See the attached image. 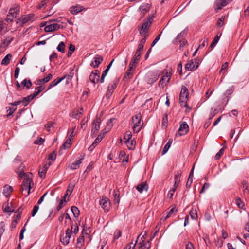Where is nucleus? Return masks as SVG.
<instances>
[{
	"label": "nucleus",
	"mask_w": 249,
	"mask_h": 249,
	"mask_svg": "<svg viewBox=\"0 0 249 249\" xmlns=\"http://www.w3.org/2000/svg\"><path fill=\"white\" fill-rule=\"evenodd\" d=\"M71 139L69 138L67 139L66 142L63 143V144L62 145V149H65L67 148L70 147L71 145Z\"/></svg>",
	"instance_id": "37998d69"
},
{
	"label": "nucleus",
	"mask_w": 249,
	"mask_h": 249,
	"mask_svg": "<svg viewBox=\"0 0 249 249\" xmlns=\"http://www.w3.org/2000/svg\"><path fill=\"white\" fill-rule=\"evenodd\" d=\"M172 142V139H170L169 140L168 142L166 144V145L164 146L162 152V155L165 154L167 151L168 150L169 148H170L171 144Z\"/></svg>",
	"instance_id": "473e14b6"
},
{
	"label": "nucleus",
	"mask_w": 249,
	"mask_h": 249,
	"mask_svg": "<svg viewBox=\"0 0 249 249\" xmlns=\"http://www.w3.org/2000/svg\"><path fill=\"white\" fill-rule=\"evenodd\" d=\"M71 116L72 118L78 119H79L80 118V114L78 113L77 110L74 111L71 114Z\"/></svg>",
	"instance_id": "864d4df0"
},
{
	"label": "nucleus",
	"mask_w": 249,
	"mask_h": 249,
	"mask_svg": "<svg viewBox=\"0 0 249 249\" xmlns=\"http://www.w3.org/2000/svg\"><path fill=\"white\" fill-rule=\"evenodd\" d=\"M100 123L101 120L100 118H97L93 120L92 122V128L91 130L92 135H95L97 134V131L100 129Z\"/></svg>",
	"instance_id": "ddd939ff"
},
{
	"label": "nucleus",
	"mask_w": 249,
	"mask_h": 249,
	"mask_svg": "<svg viewBox=\"0 0 249 249\" xmlns=\"http://www.w3.org/2000/svg\"><path fill=\"white\" fill-rule=\"evenodd\" d=\"M51 164V163L50 162H49L48 164H45L42 168V171L39 172V175L41 178H43L45 177L46 171Z\"/></svg>",
	"instance_id": "bb28decb"
},
{
	"label": "nucleus",
	"mask_w": 249,
	"mask_h": 249,
	"mask_svg": "<svg viewBox=\"0 0 249 249\" xmlns=\"http://www.w3.org/2000/svg\"><path fill=\"white\" fill-rule=\"evenodd\" d=\"M84 241V237L83 236L79 237L77 239V246L80 248L82 246V242Z\"/></svg>",
	"instance_id": "4d7b16f0"
},
{
	"label": "nucleus",
	"mask_w": 249,
	"mask_h": 249,
	"mask_svg": "<svg viewBox=\"0 0 249 249\" xmlns=\"http://www.w3.org/2000/svg\"><path fill=\"white\" fill-rule=\"evenodd\" d=\"M83 160V158L80 159L78 160L75 161L74 162L71 164L70 166V168L72 170L76 169L79 168V165L82 163V161Z\"/></svg>",
	"instance_id": "393cba45"
},
{
	"label": "nucleus",
	"mask_w": 249,
	"mask_h": 249,
	"mask_svg": "<svg viewBox=\"0 0 249 249\" xmlns=\"http://www.w3.org/2000/svg\"><path fill=\"white\" fill-rule=\"evenodd\" d=\"M21 85L23 86L24 87H26L27 89L30 88V87L32 85V83L30 80L25 79L21 82Z\"/></svg>",
	"instance_id": "c756f323"
},
{
	"label": "nucleus",
	"mask_w": 249,
	"mask_h": 249,
	"mask_svg": "<svg viewBox=\"0 0 249 249\" xmlns=\"http://www.w3.org/2000/svg\"><path fill=\"white\" fill-rule=\"evenodd\" d=\"M66 77L65 76H64L63 77H61L58 79H54L53 80L49 85L48 87V89H50L52 87H54L55 86H56L57 84H58L60 82H61L62 80H63Z\"/></svg>",
	"instance_id": "a878e982"
},
{
	"label": "nucleus",
	"mask_w": 249,
	"mask_h": 249,
	"mask_svg": "<svg viewBox=\"0 0 249 249\" xmlns=\"http://www.w3.org/2000/svg\"><path fill=\"white\" fill-rule=\"evenodd\" d=\"M162 34V32H160V33L155 38V39L153 40V41L152 42V44H151V46L153 47L154 46L155 44L158 41V40L160 39V36H161V35Z\"/></svg>",
	"instance_id": "69168bd1"
},
{
	"label": "nucleus",
	"mask_w": 249,
	"mask_h": 249,
	"mask_svg": "<svg viewBox=\"0 0 249 249\" xmlns=\"http://www.w3.org/2000/svg\"><path fill=\"white\" fill-rule=\"evenodd\" d=\"M108 71V70H107L106 69L105 70H104L103 71V72L102 73V76H101V79H100V82L101 83H103L104 82L105 77H106V76L107 74Z\"/></svg>",
	"instance_id": "5fc2aeb1"
},
{
	"label": "nucleus",
	"mask_w": 249,
	"mask_h": 249,
	"mask_svg": "<svg viewBox=\"0 0 249 249\" xmlns=\"http://www.w3.org/2000/svg\"><path fill=\"white\" fill-rule=\"evenodd\" d=\"M39 209V206L36 205L34 207L33 210L32 212V216L33 217L34 216L36 213L37 212L38 210Z\"/></svg>",
	"instance_id": "338daca9"
},
{
	"label": "nucleus",
	"mask_w": 249,
	"mask_h": 249,
	"mask_svg": "<svg viewBox=\"0 0 249 249\" xmlns=\"http://www.w3.org/2000/svg\"><path fill=\"white\" fill-rule=\"evenodd\" d=\"M124 142H128L131 139L132 134L130 131H126L124 136Z\"/></svg>",
	"instance_id": "79ce46f5"
},
{
	"label": "nucleus",
	"mask_w": 249,
	"mask_h": 249,
	"mask_svg": "<svg viewBox=\"0 0 249 249\" xmlns=\"http://www.w3.org/2000/svg\"><path fill=\"white\" fill-rule=\"evenodd\" d=\"M19 176L21 177L24 176V179L21 185L22 193L25 196H27L30 194L31 188V184L32 182V174L25 175L24 173L21 172Z\"/></svg>",
	"instance_id": "f257e3e1"
},
{
	"label": "nucleus",
	"mask_w": 249,
	"mask_h": 249,
	"mask_svg": "<svg viewBox=\"0 0 249 249\" xmlns=\"http://www.w3.org/2000/svg\"><path fill=\"white\" fill-rule=\"evenodd\" d=\"M189 131V126L186 122H182L178 130V133L176 134L179 136L185 135Z\"/></svg>",
	"instance_id": "6e6552de"
},
{
	"label": "nucleus",
	"mask_w": 249,
	"mask_h": 249,
	"mask_svg": "<svg viewBox=\"0 0 249 249\" xmlns=\"http://www.w3.org/2000/svg\"><path fill=\"white\" fill-rule=\"evenodd\" d=\"M13 190L12 186L6 185L4 187L3 193L5 196H8L13 191Z\"/></svg>",
	"instance_id": "4be33fe9"
},
{
	"label": "nucleus",
	"mask_w": 249,
	"mask_h": 249,
	"mask_svg": "<svg viewBox=\"0 0 249 249\" xmlns=\"http://www.w3.org/2000/svg\"><path fill=\"white\" fill-rule=\"evenodd\" d=\"M118 84V80L113 81L112 83L110 84L108 86V90L113 92Z\"/></svg>",
	"instance_id": "2f4dec72"
},
{
	"label": "nucleus",
	"mask_w": 249,
	"mask_h": 249,
	"mask_svg": "<svg viewBox=\"0 0 249 249\" xmlns=\"http://www.w3.org/2000/svg\"><path fill=\"white\" fill-rule=\"evenodd\" d=\"M121 235V232L119 230H116L114 234V239L116 240L119 238Z\"/></svg>",
	"instance_id": "e2e57ef3"
},
{
	"label": "nucleus",
	"mask_w": 249,
	"mask_h": 249,
	"mask_svg": "<svg viewBox=\"0 0 249 249\" xmlns=\"http://www.w3.org/2000/svg\"><path fill=\"white\" fill-rule=\"evenodd\" d=\"M94 61L90 64L91 66L93 68H97L103 60L102 56L99 55H96L94 58Z\"/></svg>",
	"instance_id": "dca6fc26"
},
{
	"label": "nucleus",
	"mask_w": 249,
	"mask_h": 249,
	"mask_svg": "<svg viewBox=\"0 0 249 249\" xmlns=\"http://www.w3.org/2000/svg\"><path fill=\"white\" fill-rule=\"evenodd\" d=\"M65 44L63 42H61L57 47V50L59 52L63 53L65 50Z\"/></svg>",
	"instance_id": "49530a36"
},
{
	"label": "nucleus",
	"mask_w": 249,
	"mask_h": 249,
	"mask_svg": "<svg viewBox=\"0 0 249 249\" xmlns=\"http://www.w3.org/2000/svg\"><path fill=\"white\" fill-rule=\"evenodd\" d=\"M171 76V74L170 72L166 71L164 75L162 77L159 83V86L160 87H164V84L167 83L169 81Z\"/></svg>",
	"instance_id": "f8f14e48"
},
{
	"label": "nucleus",
	"mask_w": 249,
	"mask_h": 249,
	"mask_svg": "<svg viewBox=\"0 0 249 249\" xmlns=\"http://www.w3.org/2000/svg\"><path fill=\"white\" fill-rule=\"evenodd\" d=\"M150 9V6L148 4H146L144 5H143L141 6L139 10L141 12V13L142 14V16H143L146 13L149 11V10Z\"/></svg>",
	"instance_id": "5701e85b"
},
{
	"label": "nucleus",
	"mask_w": 249,
	"mask_h": 249,
	"mask_svg": "<svg viewBox=\"0 0 249 249\" xmlns=\"http://www.w3.org/2000/svg\"><path fill=\"white\" fill-rule=\"evenodd\" d=\"M209 186H210L209 183H206V182L205 183L200 192V193L201 194V193H204L206 189H207L209 188Z\"/></svg>",
	"instance_id": "052dcab7"
},
{
	"label": "nucleus",
	"mask_w": 249,
	"mask_h": 249,
	"mask_svg": "<svg viewBox=\"0 0 249 249\" xmlns=\"http://www.w3.org/2000/svg\"><path fill=\"white\" fill-rule=\"evenodd\" d=\"M100 72L98 70H95L89 75L90 81L94 84L97 83L99 80Z\"/></svg>",
	"instance_id": "9b49d317"
},
{
	"label": "nucleus",
	"mask_w": 249,
	"mask_h": 249,
	"mask_svg": "<svg viewBox=\"0 0 249 249\" xmlns=\"http://www.w3.org/2000/svg\"><path fill=\"white\" fill-rule=\"evenodd\" d=\"M133 70H134L133 66H132V63H130L129 65V68L127 70V71L126 72V73L124 76V78H126V79L131 78L133 75V73L132 72V71Z\"/></svg>",
	"instance_id": "412c9836"
},
{
	"label": "nucleus",
	"mask_w": 249,
	"mask_h": 249,
	"mask_svg": "<svg viewBox=\"0 0 249 249\" xmlns=\"http://www.w3.org/2000/svg\"><path fill=\"white\" fill-rule=\"evenodd\" d=\"M242 188L243 189V193L245 194H248L249 193V190L248 189V185L246 181H243L242 183Z\"/></svg>",
	"instance_id": "c9c22d12"
},
{
	"label": "nucleus",
	"mask_w": 249,
	"mask_h": 249,
	"mask_svg": "<svg viewBox=\"0 0 249 249\" xmlns=\"http://www.w3.org/2000/svg\"><path fill=\"white\" fill-rule=\"evenodd\" d=\"M71 211L73 213V216L75 217H78L80 214L79 210H78V208L76 206H72L71 207Z\"/></svg>",
	"instance_id": "f704fd0d"
},
{
	"label": "nucleus",
	"mask_w": 249,
	"mask_h": 249,
	"mask_svg": "<svg viewBox=\"0 0 249 249\" xmlns=\"http://www.w3.org/2000/svg\"><path fill=\"white\" fill-rule=\"evenodd\" d=\"M126 144L127 147L129 149H133L135 147V142L133 140L128 141V142H124Z\"/></svg>",
	"instance_id": "4c0bfd02"
},
{
	"label": "nucleus",
	"mask_w": 249,
	"mask_h": 249,
	"mask_svg": "<svg viewBox=\"0 0 249 249\" xmlns=\"http://www.w3.org/2000/svg\"><path fill=\"white\" fill-rule=\"evenodd\" d=\"M137 190L141 193H142L144 191L147 192L148 189V186L146 182H142L136 187Z\"/></svg>",
	"instance_id": "a211bd4d"
},
{
	"label": "nucleus",
	"mask_w": 249,
	"mask_h": 249,
	"mask_svg": "<svg viewBox=\"0 0 249 249\" xmlns=\"http://www.w3.org/2000/svg\"><path fill=\"white\" fill-rule=\"evenodd\" d=\"M143 38L141 40L140 43L138 45V46L141 48H143L144 47V44L146 42V37L148 36V34L146 33H143L142 35Z\"/></svg>",
	"instance_id": "7c9ffc66"
},
{
	"label": "nucleus",
	"mask_w": 249,
	"mask_h": 249,
	"mask_svg": "<svg viewBox=\"0 0 249 249\" xmlns=\"http://www.w3.org/2000/svg\"><path fill=\"white\" fill-rule=\"evenodd\" d=\"M143 48H141L139 46H138V48L136 51V53H135V55H136V56H141V53L143 51Z\"/></svg>",
	"instance_id": "bf43d9fd"
},
{
	"label": "nucleus",
	"mask_w": 249,
	"mask_h": 249,
	"mask_svg": "<svg viewBox=\"0 0 249 249\" xmlns=\"http://www.w3.org/2000/svg\"><path fill=\"white\" fill-rule=\"evenodd\" d=\"M70 238L71 236L63 234L61 237V242L63 245H66L69 244Z\"/></svg>",
	"instance_id": "c85d7f7f"
},
{
	"label": "nucleus",
	"mask_w": 249,
	"mask_h": 249,
	"mask_svg": "<svg viewBox=\"0 0 249 249\" xmlns=\"http://www.w3.org/2000/svg\"><path fill=\"white\" fill-rule=\"evenodd\" d=\"M113 201L115 205H117L118 206L119 203L120 202V197H119V191L114 190L113 192Z\"/></svg>",
	"instance_id": "b1692460"
},
{
	"label": "nucleus",
	"mask_w": 249,
	"mask_h": 249,
	"mask_svg": "<svg viewBox=\"0 0 249 249\" xmlns=\"http://www.w3.org/2000/svg\"><path fill=\"white\" fill-rule=\"evenodd\" d=\"M230 1V0H216L214 5L216 12L221 10L222 7L226 6Z\"/></svg>",
	"instance_id": "9d476101"
},
{
	"label": "nucleus",
	"mask_w": 249,
	"mask_h": 249,
	"mask_svg": "<svg viewBox=\"0 0 249 249\" xmlns=\"http://www.w3.org/2000/svg\"><path fill=\"white\" fill-rule=\"evenodd\" d=\"M139 244V249H149L151 247V243L150 241H146L143 242H140Z\"/></svg>",
	"instance_id": "aec40b11"
},
{
	"label": "nucleus",
	"mask_w": 249,
	"mask_h": 249,
	"mask_svg": "<svg viewBox=\"0 0 249 249\" xmlns=\"http://www.w3.org/2000/svg\"><path fill=\"white\" fill-rule=\"evenodd\" d=\"M236 205L240 209H242L244 207V203L241 200L240 198L236 199Z\"/></svg>",
	"instance_id": "3c124183"
},
{
	"label": "nucleus",
	"mask_w": 249,
	"mask_h": 249,
	"mask_svg": "<svg viewBox=\"0 0 249 249\" xmlns=\"http://www.w3.org/2000/svg\"><path fill=\"white\" fill-rule=\"evenodd\" d=\"M18 11V9L17 8H11L9 10V15L11 16L12 18L16 17L17 12Z\"/></svg>",
	"instance_id": "58836bf2"
},
{
	"label": "nucleus",
	"mask_w": 249,
	"mask_h": 249,
	"mask_svg": "<svg viewBox=\"0 0 249 249\" xmlns=\"http://www.w3.org/2000/svg\"><path fill=\"white\" fill-rule=\"evenodd\" d=\"M137 242V240L136 241V242L134 244H133L132 242L129 243L126 247V249H134L136 246Z\"/></svg>",
	"instance_id": "0e129e2a"
},
{
	"label": "nucleus",
	"mask_w": 249,
	"mask_h": 249,
	"mask_svg": "<svg viewBox=\"0 0 249 249\" xmlns=\"http://www.w3.org/2000/svg\"><path fill=\"white\" fill-rule=\"evenodd\" d=\"M52 75L51 74H49L46 77H45L43 79H41L43 83H45L48 82V81H50V80L52 78Z\"/></svg>",
	"instance_id": "13d9d810"
},
{
	"label": "nucleus",
	"mask_w": 249,
	"mask_h": 249,
	"mask_svg": "<svg viewBox=\"0 0 249 249\" xmlns=\"http://www.w3.org/2000/svg\"><path fill=\"white\" fill-rule=\"evenodd\" d=\"M12 58V55L11 54H7L1 61V65L7 66L10 62V60Z\"/></svg>",
	"instance_id": "cd10ccee"
},
{
	"label": "nucleus",
	"mask_w": 249,
	"mask_h": 249,
	"mask_svg": "<svg viewBox=\"0 0 249 249\" xmlns=\"http://www.w3.org/2000/svg\"><path fill=\"white\" fill-rule=\"evenodd\" d=\"M60 27V25L55 23H52L46 25L44 30L46 32H52L57 30L59 29Z\"/></svg>",
	"instance_id": "4468645a"
},
{
	"label": "nucleus",
	"mask_w": 249,
	"mask_h": 249,
	"mask_svg": "<svg viewBox=\"0 0 249 249\" xmlns=\"http://www.w3.org/2000/svg\"><path fill=\"white\" fill-rule=\"evenodd\" d=\"M221 36V34H219V36H218V35H217L215 36V37L214 38V39H213L212 43L210 45V47L211 48H213L214 47H215V46L216 45L217 43L218 42Z\"/></svg>",
	"instance_id": "e433bc0d"
},
{
	"label": "nucleus",
	"mask_w": 249,
	"mask_h": 249,
	"mask_svg": "<svg viewBox=\"0 0 249 249\" xmlns=\"http://www.w3.org/2000/svg\"><path fill=\"white\" fill-rule=\"evenodd\" d=\"M107 133V131H104V130H103L100 134L98 136V137L96 138V139H97L98 141H100L101 142L102 141V140L103 139V138L104 137V136L105 135V134Z\"/></svg>",
	"instance_id": "603ef678"
},
{
	"label": "nucleus",
	"mask_w": 249,
	"mask_h": 249,
	"mask_svg": "<svg viewBox=\"0 0 249 249\" xmlns=\"http://www.w3.org/2000/svg\"><path fill=\"white\" fill-rule=\"evenodd\" d=\"M140 58V56H138L136 55H134L130 63H132V66H134L135 64H136L139 62Z\"/></svg>",
	"instance_id": "a18cd8bd"
},
{
	"label": "nucleus",
	"mask_w": 249,
	"mask_h": 249,
	"mask_svg": "<svg viewBox=\"0 0 249 249\" xmlns=\"http://www.w3.org/2000/svg\"><path fill=\"white\" fill-rule=\"evenodd\" d=\"M110 201L107 197H103L100 200V204L105 212H107L110 208Z\"/></svg>",
	"instance_id": "1a4fd4ad"
},
{
	"label": "nucleus",
	"mask_w": 249,
	"mask_h": 249,
	"mask_svg": "<svg viewBox=\"0 0 249 249\" xmlns=\"http://www.w3.org/2000/svg\"><path fill=\"white\" fill-rule=\"evenodd\" d=\"M213 116H211V117H210L209 118V119H208V120L205 122V124H204V127H205V128H208V127L210 126V124H211V119H212V118H213Z\"/></svg>",
	"instance_id": "774afa93"
},
{
	"label": "nucleus",
	"mask_w": 249,
	"mask_h": 249,
	"mask_svg": "<svg viewBox=\"0 0 249 249\" xmlns=\"http://www.w3.org/2000/svg\"><path fill=\"white\" fill-rule=\"evenodd\" d=\"M199 60L195 59L189 61L185 66L186 70L188 71H193L196 69L198 67Z\"/></svg>",
	"instance_id": "423d86ee"
},
{
	"label": "nucleus",
	"mask_w": 249,
	"mask_h": 249,
	"mask_svg": "<svg viewBox=\"0 0 249 249\" xmlns=\"http://www.w3.org/2000/svg\"><path fill=\"white\" fill-rule=\"evenodd\" d=\"M224 150H225L224 147H222V148H221L220 150L219 151V152L215 156V159L218 160L223 154Z\"/></svg>",
	"instance_id": "09e8293b"
},
{
	"label": "nucleus",
	"mask_w": 249,
	"mask_h": 249,
	"mask_svg": "<svg viewBox=\"0 0 249 249\" xmlns=\"http://www.w3.org/2000/svg\"><path fill=\"white\" fill-rule=\"evenodd\" d=\"M142 116L140 113H138L132 118L133 129L134 132L138 133L141 130L142 123H141Z\"/></svg>",
	"instance_id": "f03ea898"
},
{
	"label": "nucleus",
	"mask_w": 249,
	"mask_h": 249,
	"mask_svg": "<svg viewBox=\"0 0 249 249\" xmlns=\"http://www.w3.org/2000/svg\"><path fill=\"white\" fill-rule=\"evenodd\" d=\"M84 9V7L80 5H76L70 7V11L73 15L77 14Z\"/></svg>",
	"instance_id": "f3484780"
},
{
	"label": "nucleus",
	"mask_w": 249,
	"mask_h": 249,
	"mask_svg": "<svg viewBox=\"0 0 249 249\" xmlns=\"http://www.w3.org/2000/svg\"><path fill=\"white\" fill-rule=\"evenodd\" d=\"M152 21V18L149 17L147 20L144 21L141 28L139 29L140 35H142L143 33L147 34L148 28L151 25Z\"/></svg>",
	"instance_id": "20e7f679"
},
{
	"label": "nucleus",
	"mask_w": 249,
	"mask_h": 249,
	"mask_svg": "<svg viewBox=\"0 0 249 249\" xmlns=\"http://www.w3.org/2000/svg\"><path fill=\"white\" fill-rule=\"evenodd\" d=\"M75 187V184L73 183H70L67 188V189L66 190V192L64 195V196L63 197V198H65V199L66 198L67 196H69L72 193L73 189Z\"/></svg>",
	"instance_id": "6ab92c4d"
},
{
	"label": "nucleus",
	"mask_w": 249,
	"mask_h": 249,
	"mask_svg": "<svg viewBox=\"0 0 249 249\" xmlns=\"http://www.w3.org/2000/svg\"><path fill=\"white\" fill-rule=\"evenodd\" d=\"M189 214L193 219H196L197 218V211L196 209H192L190 211Z\"/></svg>",
	"instance_id": "a19ab883"
},
{
	"label": "nucleus",
	"mask_w": 249,
	"mask_h": 249,
	"mask_svg": "<svg viewBox=\"0 0 249 249\" xmlns=\"http://www.w3.org/2000/svg\"><path fill=\"white\" fill-rule=\"evenodd\" d=\"M177 212V210L175 208H172L167 213L166 216H163L162 219H163L164 220H166L167 218H168L169 217L171 216V214L174 213V212Z\"/></svg>",
	"instance_id": "ea45409f"
},
{
	"label": "nucleus",
	"mask_w": 249,
	"mask_h": 249,
	"mask_svg": "<svg viewBox=\"0 0 249 249\" xmlns=\"http://www.w3.org/2000/svg\"><path fill=\"white\" fill-rule=\"evenodd\" d=\"M5 231L4 224L3 222L0 223V236L3 234Z\"/></svg>",
	"instance_id": "680f3d73"
},
{
	"label": "nucleus",
	"mask_w": 249,
	"mask_h": 249,
	"mask_svg": "<svg viewBox=\"0 0 249 249\" xmlns=\"http://www.w3.org/2000/svg\"><path fill=\"white\" fill-rule=\"evenodd\" d=\"M34 17V15L29 14L22 16L16 22L17 24H19L20 26H22L29 21L32 20Z\"/></svg>",
	"instance_id": "0eeeda50"
},
{
	"label": "nucleus",
	"mask_w": 249,
	"mask_h": 249,
	"mask_svg": "<svg viewBox=\"0 0 249 249\" xmlns=\"http://www.w3.org/2000/svg\"><path fill=\"white\" fill-rule=\"evenodd\" d=\"M100 142V141H98L97 139H96L93 143L89 147V150L90 151H92Z\"/></svg>",
	"instance_id": "de8ad7c7"
},
{
	"label": "nucleus",
	"mask_w": 249,
	"mask_h": 249,
	"mask_svg": "<svg viewBox=\"0 0 249 249\" xmlns=\"http://www.w3.org/2000/svg\"><path fill=\"white\" fill-rule=\"evenodd\" d=\"M13 39L14 37L11 36H4V39L2 40L1 43H0V48H5L8 46Z\"/></svg>",
	"instance_id": "2eb2a0df"
},
{
	"label": "nucleus",
	"mask_w": 249,
	"mask_h": 249,
	"mask_svg": "<svg viewBox=\"0 0 249 249\" xmlns=\"http://www.w3.org/2000/svg\"><path fill=\"white\" fill-rule=\"evenodd\" d=\"M188 94V90L187 88L185 86H182L179 96L180 103L181 106L185 107L189 110H190L191 108L189 107L188 105L187 104V100Z\"/></svg>",
	"instance_id": "7ed1b4c3"
},
{
	"label": "nucleus",
	"mask_w": 249,
	"mask_h": 249,
	"mask_svg": "<svg viewBox=\"0 0 249 249\" xmlns=\"http://www.w3.org/2000/svg\"><path fill=\"white\" fill-rule=\"evenodd\" d=\"M54 124V123L53 122H48L45 125V128L47 129V130H48V131H51V128L52 127H53V125Z\"/></svg>",
	"instance_id": "6e6d98bb"
},
{
	"label": "nucleus",
	"mask_w": 249,
	"mask_h": 249,
	"mask_svg": "<svg viewBox=\"0 0 249 249\" xmlns=\"http://www.w3.org/2000/svg\"><path fill=\"white\" fill-rule=\"evenodd\" d=\"M160 73L157 71L149 72L147 74V82L149 84L155 82L159 77Z\"/></svg>",
	"instance_id": "39448f33"
},
{
	"label": "nucleus",
	"mask_w": 249,
	"mask_h": 249,
	"mask_svg": "<svg viewBox=\"0 0 249 249\" xmlns=\"http://www.w3.org/2000/svg\"><path fill=\"white\" fill-rule=\"evenodd\" d=\"M56 157V154L55 151H53L51 154H50L48 158V160H55Z\"/></svg>",
	"instance_id": "8fccbe9b"
},
{
	"label": "nucleus",
	"mask_w": 249,
	"mask_h": 249,
	"mask_svg": "<svg viewBox=\"0 0 249 249\" xmlns=\"http://www.w3.org/2000/svg\"><path fill=\"white\" fill-rule=\"evenodd\" d=\"M34 99L32 95H30L26 97H24L22 100V103L24 106H27L29 103Z\"/></svg>",
	"instance_id": "72a5a7b5"
},
{
	"label": "nucleus",
	"mask_w": 249,
	"mask_h": 249,
	"mask_svg": "<svg viewBox=\"0 0 249 249\" xmlns=\"http://www.w3.org/2000/svg\"><path fill=\"white\" fill-rule=\"evenodd\" d=\"M113 120H114V119H111L107 122V126L105 128V129H104V131H107V132L110 130V129H111V127L112 126V122Z\"/></svg>",
	"instance_id": "c03bdc74"
}]
</instances>
